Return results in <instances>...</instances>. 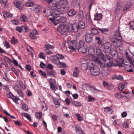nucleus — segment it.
<instances>
[{"mask_svg": "<svg viewBox=\"0 0 134 134\" xmlns=\"http://www.w3.org/2000/svg\"><path fill=\"white\" fill-rule=\"evenodd\" d=\"M91 31L92 33L94 35H96L98 34L99 33L97 29L93 28H92L91 29Z\"/></svg>", "mask_w": 134, "mask_h": 134, "instance_id": "obj_39", "label": "nucleus"}, {"mask_svg": "<svg viewBox=\"0 0 134 134\" xmlns=\"http://www.w3.org/2000/svg\"><path fill=\"white\" fill-rule=\"evenodd\" d=\"M104 111L106 113L110 112V113H111L112 112V110L109 107H106L104 108Z\"/></svg>", "mask_w": 134, "mask_h": 134, "instance_id": "obj_52", "label": "nucleus"}, {"mask_svg": "<svg viewBox=\"0 0 134 134\" xmlns=\"http://www.w3.org/2000/svg\"><path fill=\"white\" fill-rule=\"evenodd\" d=\"M47 75L49 76H52L56 74L54 70H51L50 71H48L47 72Z\"/></svg>", "mask_w": 134, "mask_h": 134, "instance_id": "obj_37", "label": "nucleus"}, {"mask_svg": "<svg viewBox=\"0 0 134 134\" xmlns=\"http://www.w3.org/2000/svg\"><path fill=\"white\" fill-rule=\"evenodd\" d=\"M100 72L99 68L97 66H94L92 67L90 69L91 74L94 76H96L98 75Z\"/></svg>", "mask_w": 134, "mask_h": 134, "instance_id": "obj_6", "label": "nucleus"}, {"mask_svg": "<svg viewBox=\"0 0 134 134\" xmlns=\"http://www.w3.org/2000/svg\"><path fill=\"white\" fill-rule=\"evenodd\" d=\"M127 85V83H126L120 84L118 87L119 90L121 91H122L125 88Z\"/></svg>", "mask_w": 134, "mask_h": 134, "instance_id": "obj_25", "label": "nucleus"}, {"mask_svg": "<svg viewBox=\"0 0 134 134\" xmlns=\"http://www.w3.org/2000/svg\"><path fill=\"white\" fill-rule=\"evenodd\" d=\"M65 26L68 32H70L72 31V24H71L68 23L65 25Z\"/></svg>", "mask_w": 134, "mask_h": 134, "instance_id": "obj_23", "label": "nucleus"}, {"mask_svg": "<svg viewBox=\"0 0 134 134\" xmlns=\"http://www.w3.org/2000/svg\"><path fill=\"white\" fill-rule=\"evenodd\" d=\"M12 24L14 25H18L19 24V20L18 19L12 20L11 21Z\"/></svg>", "mask_w": 134, "mask_h": 134, "instance_id": "obj_42", "label": "nucleus"}, {"mask_svg": "<svg viewBox=\"0 0 134 134\" xmlns=\"http://www.w3.org/2000/svg\"><path fill=\"white\" fill-rule=\"evenodd\" d=\"M111 54L113 56V58L114 59H121L118 57V54L115 50H114V51Z\"/></svg>", "mask_w": 134, "mask_h": 134, "instance_id": "obj_30", "label": "nucleus"}, {"mask_svg": "<svg viewBox=\"0 0 134 134\" xmlns=\"http://www.w3.org/2000/svg\"><path fill=\"white\" fill-rule=\"evenodd\" d=\"M57 31L62 35H65L68 32L64 25H59Z\"/></svg>", "mask_w": 134, "mask_h": 134, "instance_id": "obj_7", "label": "nucleus"}, {"mask_svg": "<svg viewBox=\"0 0 134 134\" xmlns=\"http://www.w3.org/2000/svg\"><path fill=\"white\" fill-rule=\"evenodd\" d=\"M50 58L52 59H63L64 58V57L61 54H57L55 55L51 56Z\"/></svg>", "mask_w": 134, "mask_h": 134, "instance_id": "obj_21", "label": "nucleus"}, {"mask_svg": "<svg viewBox=\"0 0 134 134\" xmlns=\"http://www.w3.org/2000/svg\"><path fill=\"white\" fill-rule=\"evenodd\" d=\"M57 59V60H55V59H52V60L51 61L54 63V64L59 63L60 64H62L63 66H66V65L65 63H61L59 62V59Z\"/></svg>", "mask_w": 134, "mask_h": 134, "instance_id": "obj_27", "label": "nucleus"}, {"mask_svg": "<svg viewBox=\"0 0 134 134\" xmlns=\"http://www.w3.org/2000/svg\"><path fill=\"white\" fill-rule=\"evenodd\" d=\"M14 4L15 7L18 8L20 10H21L22 9L23 6L21 1L18 0L14 1Z\"/></svg>", "mask_w": 134, "mask_h": 134, "instance_id": "obj_13", "label": "nucleus"}, {"mask_svg": "<svg viewBox=\"0 0 134 134\" xmlns=\"http://www.w3.org/2000/svg\"><path fill=\"white\" fill-rule=\"evenodd\" d=\"M75 14V12L72 10H70L69 11L68 13L69 16H72Z\"/></svg>", "mask_w": 134, "mask_h": 134, "instance_id": "obj_47", "label": "nucleus"}, {"mask_svg": "<svg viewBox=\"0 0 134 134\" xmlns=\"http://www.w3.org/2000/svg\"><path fill=\"white\" fill-rule=\"evenodd\" d=\"M53 5V7L62 12H66L69 8V4L66 0H55Z\"/></svg>", "mask_w": 134, "mask_h": 134, "instance_id": "obj_3", "label": "nucleus"}, {"mask_svg": "<svg viewBox=\"0 0 134 134\" xmlns=\"http://www.w3.org/2000/svg\"><path fill=\"white\" fill-rule=\"evenodd\" d=\"M21 115L26 118L27 119L30 121H32L31 117V115L27 113H21Z\"/></svg>", "mask_w": 134, "mask_h": 134, "instance_id": "obj_20", "label": "nucleus"}, {"mask_svg": "<svg viewBox=\"0 0 134 134\" xmlns=\"http://www.w3.org/2000/svg\"><path fill=\"white\" fill-rule=\"evenodd\" d=\"M130 63L134 67V59H127Z\"/></svg>", "mask_w": 134, "mask_h": 134, "instance_id": "obj_64", "label": "nucleus"}, {"mask_svg": "<svg viewBox=\"0 0 134 134\" xmlns=\"http://www.w3.org/2000/svg\"><path fill=\"white\" fill-rule=\"evenodd\" d=\"M4 113L6 115H8V116H10V117L12 118H14L15 119L16 118L14 116L12 115H11L10 114H9L8 112H7L5 110H3Z\"/></svg>", "mask_w": 134, "mask_h": 134, "instance_id": "obj_57", "label": "nucleus"}, {"mask_svg": "<svg viewBox=\"0 0 134 134\" xmlns=\"http://www.w3.org/2000/svg\"><path fill=\"white\" fill-rule=\"evenodd\" d=\"M13 121L14 122L15 124L16 125H18L19 126H21L22 125V124L21 122H20L18 121H15L13 120Z\"/></svg>", "mask_w": 134, "mask_h": 134, "instance_id": "obj_59", "label": "nucleus"}, {"mask_svg": "<svg viewBox=\"0 0 134 134\" xmlns=\"http://www.w3.org/2000/svg\"><path fill=\"white\" fill-rule=\"evenodd\" d=\"M123 77L122 76L120 75H115L114 76L112 77V79L114 80V79H116L118 80H123Z\"/></svg>", "mask_w": 134, "mask_h": 134, "instance_id": "obj_24", "label": "nucleus"}, {"mask_svg": "<svg viewBox=\"0 0 134 134\" xmlns=\"http://www.w3.org/2000/svg\"><path fill=\"white\" fill-rule=\"evenodd\" d=\"M4 46L7 48H9L10 47V46L9 43L7 41H5V42L4 43Z\"/></svg>", "mask_w": 134, "mask_h": 134, "instance_id": "obj_63", "label": "nucleus"}, {"mask_svg": "<svg viewBox=\"0 0 134 134\" xmlns=\"http://www.w3.org/2000/svg\"><path fill=\"white\" fill-rule=\"evenodd\" d=\"M79 71L78 70V68L76 67H75L73 73V76L75 77H76L78 76Z\"/></svg>", "mask_w": 134, "mask_h": 134, "instance_id": "obj_31", "label": "nucleus"}, {"mask_svg": "<svg viewBox=\"0 0 134 134\" xmlns=\"http://www.w3.org/2000/svg\"><path fill=\"white\" fill-rule=\"evenodd\" d=\"M79 28V25L77 24H74L72 25V31L74 32H76Z\"/></svg>", "mask_w": 134, "mask_h": 134, "instance_id": "obj_22", "label": "nucleus"}, {"mask_svg": "<svg viewBox=\"0 0 134 134\" xmlns=\"http://www.w3.org/2000/svg\"><path fill=\"white\" fill-rule=\"evenodd\" d=\"M44 52L46 53V54L47 55H50L52 54L53 52L52 51L44 49Z\"/></svg>", "mask_w": 134, "mask_h": 134, "instance_id": "obj_58", "label": "nucleus"}, {"mask_svg": "<svg viewBox=\"0 0 134 134\" xmlns=\"http://www.w3.org/2000/svg\"><path fill=\"white\" fill-rule=\"evenodd\" d=\"M80 0H73L71 2V5L74 7H77L80 4Z\"/></svg>", "mask_w": 134, "mask_h": 134, "instance_id": "obj_16", "label": "nucleus"}, {"mask_svg": "<svg viewBox=\"0 0 134 134\" xmlns=\"http://www.w3.org/2000/svg\"><path fill=\"white\" fill-rule=\"evenodd\" d=\"M38 35L37 31L35 30H33L30 31L29 36L32 39L35 40L37 38V35Z\"/></svg>", "mask_w": 134, "mask_h": 134, "instance_id": "obj_9", "label": "nucleus"}, {"mask_svg": "<svg viewBox=\"0 0 134 134\" xmlns=\"http://www.w3.org/2000/svg\"><path fill=\"white\" fill-rule=\"evenodd\" d=\"M12 43L13 44H15L17 43V40L15 39L14 38V36H13L11 41Z\"/></svg>", "mask_w": 134, "mask_h": 134, "instance_id": "obj_54", "label": "nucleus"}, {"mask_svg": "<svg viewBox=\"0 0 134 134\" xmlns=\"http://www.w3.org/2000/svg\"><path fill=\"white\" fill-rule=\"evenodd\" d=\"M17 93H18L20 96L23 97V94L21 90L20 89H18L16 90Z\"/></svg>", "mask_w": 134, "mask_h": 134, "instance_id": "obj_53", "label": "nucleus"}, {"mask_svg": "<svg viewBox=\"0 0 134 134\" xmlns=\"http://www.w3.org/2000/svg\"><path fill=\"white\" fill-rule=\"evenodd\" d=\"M72 103L73 105L76 106L80 107L81 105V103L80 102L73 101Z\"/></svg>", "mask_w": 134, "mask_h": 134, "instance_id": "obj_38", "label": "nucleus"}, {"mask_svg": "<svg viewBox=\"0 0 134 134\" xmlns=\"http://www.w3.org/2000/svg\"><path fill=\"white\" fill-rule=\"evenodd\" d=\"M125 69L126 70L129 72H132L133 70L132 69V66L131 65L125 66Z\"/></svg>", "mask_w": 134, "mask_h": 134, "instance_id": "obj_34", "label": "nucleus"}, {"mask_svg": "<svg viewBox=\"0 0 134 134\" xmlns=\"http://www.w3.org/2000/svg\"><path fill=\"white\" fill-rule=\"evenodd\" d=\"M39 73L43 76L45 77L46 78H47V77L46 76V73H45L44 72L42 71L41 70H40L39 71Z\"/></svg>", "mask_w": 134, "mask_h": 134, "instance_id": "obj_60", "label": "nucleus"}, {"mask_svg": "<svg viewBox=\"0 0 134 134\" xmlns=\"http://www.w3.org/2000/svg\"><path fill=\"white\" fill-rule=\"evenodd\" d=\"M79 51L83 53H85L87 51V48L86 46L80 48L78 50Z\"/></svg>", "mask_w": 134, "mask_h": 134, "instance_id": "obj_28", "label": "nucleus"}, {"mask_svg": "<svg viewBox=\"0 0 134 134\" xmlns=\"http://www.w3.org/2000/svg\"><path fill=\"white\" fill-rule=\"evenodd\" d=\"M120 40L117 39L111 40V41L113 44L116 47H119L122 45V43Z\"/></svg>", "mask_w": 134, "mask_h": 134, "instance_id": "obj_11", "label": "nucleus"}, {"mask_svg": "<svg viewBox=\"0 0 134 134\" xmlns=\"http://www.w3.org/2000/svg\"><path fill=\"white\" fill-rule=\"evenodd\" d=\"M23 109L25 111H27L29 109L27 105L25 103H24L22 106Z\"/></svg>", "mask_w": 134, "mask_h": 134, "instance_id": "obj_49", "label": "nucleus"}, {"mask_svg": "<svg viewBox=\"0 0 134 134\" xmlns=\"http://www.w3.org/2000/svg\"><path fill=\"white\" fill-rule=\"evenodd\" d=\"M16 30L20 33H21L22 31V26L21 27L17 26L15 28Z\"/></svg>", "mask_w": 134, "mask_h": 134, "instance_id": "obj_56", "label": "nucleus"}, {"mask_svg": "<svg viewBox=\"0 0 134 134\" xmlns=\"http://www.w3.org/2000/svg\"><path fill=\"white\" fill-rule=\"evenodd\" d=\"M20 19L21 21L23 22H26L28 20V19L26 16L24 14L21 15Z\"/></svg>", "mask_w": 134, "mask_h": 134, "instance_id": "obj_32", "label": "nucleus"}, {"mask_svg": "<svg viewBox=\"0 0 134 134\" xmlns=\"http://www.w3.org/2000/svg\"><path fill=\"white\" fill-rule=\"evenodd\" d=\"M22 31L24 32H27L29 30L28 26L26 25H22Z\"/></svg>", "mask_w": 134, "mask_h": 134, "instance_id": "obj_41", "label": "nucleus"}, {"mask_svg": "<svg viewBox=\"0 0 134 134\" xmlns=\"http://www.w3.org/2000/svg\"><path fill=\"white\" fill-rule=\"evenodd\" d=\"M0 4L3 8H6L8 4V0H0Z\"/></svg>", "mask_w": 134, "mask_h": 134, "instance_id": "obj_17", "label": "nucleus"}, {"mask_svg": "<svg viewBox=\"0 0 134 134\" xmlns=\"http://www.w3.org/2000/svg\"><path fill=\"white\" fill-rule=\"evenodd\" d=\"M129 25H130V28L131 30H134V21H130Z\"/></svg>", "mask_w": 134, "mask_h": 134, "instance_id": "obj_48", "label": "nucleus"}, {"mask_svg": "<svg viewBox=\"0 0 134 134\" xmlns=\"http://www.w3.org/2000/svg\"><path fill=\"white\" fill-rule=\"evenodd\" d=\"M68 48L71 50L74 51L75 50L74 45H73V41H72L69 45Z\"/></svg>", "mask_w": 134, "mask_h": 134, "instance_id": "obj_46", "label": "nucleus"}, {"mask_svg": "<svg viewBox=\"0 0 134 134\" xmlns=\"http://www.w3.org/2000/svg\"><path fill=\"white\" fill-rule=\"evenodd\" d=\"M3 17L5 19L12 18L13 16V15L8 12L3 11L2 12Z\"/></svg>", "mask_w": 134, "mask_h": 134, "instance_id": "obj_15", "label": "nucleus"}, {"mask_svg": "<svg viewBox=\"0 0 134 134\" xmlns=\"http://www.w3.org/2000/svg\"><path fill=\"white\" fill-rule=\"evenodd\" d=\"M103 47V51L105 53H110L111 49V44L108 42H106L102 44Z\"/></svg>", "mask_w": 134, "mask_h": 134, "instance_id": "obj_5", "label": "nucleus"}, {"mask_svg": "<svg viewBox=\"0 0 134 134\" xmlns=\"http://www.w3.org/2000/svg\"><path fill=\"white\" fill-rule=\"evenodd\" d=\"M97 29L98 30L100 31L102 33L104 34H106L107 32H108V30L107 28H104V29H100L98 28Z\"/></svg>", "mask_w": 134, "mask_h": 134, "instance_id": "obj_43", "label": "nucleus"}, {"mask_svg": "<svg viewBox=\"0 0 134 134\" xmlns=\"http://www.w3.org/2000/svg\"><path fill=\"white\" fill-rule=\"evenodd\" d=\"M122 126L125 129L127 128L128 127L127 122H123L122 125Z\"/></svg>", "mask_w": 134, "mask_h": 134, "instance_id": "obj_61", "label": "nucleus"}, {"mask_svg": "<svg viewBox=\"0 0 134 134\" xmlns=\"http://www.w3.org/2000/svg\"><path fill=\"white\" fill-rule=\"evenodd\" d=\"M38 56L39 58L41 59H45L46 57L45 54L42 52L40 53Z\"/></svg>", "mask_w": 134, "mask_h": 134, "instance_id": "obj_55", "label": "nucleus"}, {"mask_svg": "<svg viewBox=\"0 0 134 134\" xmlns=\"http://www.w3.org/2000/svg\"><path fill=\"white\" fill-rule=\"evenodd\" d=\"M44 47L45 49H44L48 50L49 49H53L54 48L53 46L49 44H46L44 45Z\"/></svg>", "mask_w": 134, "mask_h": 134, "instance_id": "obj_33", "label": "nucleus"}, {"mask_svg": "<svg viewBox=\"0 0 134 134\" xmlns=\"http://www.w3.org/2000/svg\"><path fill=\"white\" fill-rule=\"evenodd\" d=\"M93 38V35L90 33H86L85 36V40L88 43H91L92 42Z\"/></svg>", "mask_w": 134, "mask_h": 134, "instance_id": "obj_8", "label": "nucleus"}, {"mask_svg": "<svg viewBox=\"0 0 134 134\" xmlns=\"http://www.w3.org/2000/svg\"><path fill=\"white\" fill-rule=\"evenodd\" d=\"M32 6H33L29 9L34 11L36 13H39L41 10L42 8L40 6L33 5Z\"/></svg>", "mask_w": 134, "mask_h": 134, "instance_id": "obj_12", "label": "nucleus"}, {"mask_svg": "<svg viewBox=\"0 0 134 134\" xmlns=\"http://www.w3.org/2000/svg\"><path fill=\"white\" fill-rule=\"evenodd\" d=\"M78 15L81 19H83L84 18L83 11L82 10H80L78 12Z\"/></svg>", "mask_w": 134, "mask_h": 134, "instance_id": "obj_44", "label": "nucleus"}, {"mask_svg": "<svg viewBox=\"0 0 134 134\" xmlns=\"http://www.w3.org/2000/svg\"><path fill=\"white\" fill-rule=\"evenodd\" d=\"M93 59L90 60V62L88 63V66L90 69L91 68L96 66L94 65V64L92 62V61H97L102 68L105 66L107 67H110L111 66H118L120 67H122L123 64V61L122 59Z\"/></svg>", "mask_w": 134, "mask_h": 134, "instance_id": "obj_1", "label": "nucleus"}, {"mask_svg": "<svg viewBox=\"0 0 134 134\" xmlns=\"http://www.w3.org/2000/svg\"><path fill=\"white\" fill-rule=\"evenodd\" d=\"M86 22L87 23H90L92 21L90 16L89 14H86L85 16Z\"/></svg>", "mask_w": 134, "mask_h": 134, "instance_id": "obj_45", "label": "nucleus"}, {"mask_svg": "<svg viewBox=\"0 0 134 134\" xmlns=\"http://www.w3.org/2000/svg\"><path fill=\"white\" fill-rule=\"evenodd\" d=\"M50 87L51 90L55 91V87L54 83L52 82H50Z\"/></svg>", "mask_w": 134, "mask_h": 134, "instance_id": "obj_51", "label": "nucleus"}, {"mask_svg": "<svg viewBox=\"0 0 134 134\" xmlns=\"http://www.w3.org/2000/svg\"><path fill=\"white\" fill-rule=\"evenodd\" d=\"M96 51L95 53L94 47L92 46L90 47L88 54L89 57L93 59H104V55L102 53L101 49L99 48H97Z\"/></svg>", "mask_w": 134, "mask_h": 134, "instance_id": "obj_4", "label": "nucleus"}, {"mask_svg": "<svg viewBox=\"0 0 134 134\" xmlns=\"http://www.w3.org/2000/svg\"><path fill=\"white\" fill-rule=\"evenodd\" d=\"M25 3V5L30 7L33 5L34 3L32 2L31 0H23Z\"/></svg>", "mask_w": 134, "mask_h": 134, "instance_id": "obj_19", "label": "nucleus"}, {"mask_svg": "<svg viewBox=\"0 0 134 134\" xmlns=\"http://www.w3.org/2000/svg\"><path fill=\"white\" fill-rule=\"evenodd\" d=\"M7 97L12 99L13 101L15 103L17 101L19 100L17 96L15 97L14 95L11 93L9 92L7 94Z\"/></svg>", "mask_w": 134, "mask_h": 134, "instance_id": "obj_10", "label": "nucleus"}, {"mask_svg": "<svg viewBox=\"0 0 134 134\" xmlns=\"http://www.w3.org/2000/svg\"><path fill=\"white\" fill-rule=\"evenodd\" d=\"M75 129L76 133L77 134H83L81 128L78 124L75 125Z\"/></svg>", "mask_w": 134, "mask_h": 134, "instance_id": "obj_14", "label": "nucleus"}, {"mask_svg": "<svg viewBox=\"0 0 134 134\" xmlns=\"http://www.w3.org/2000/svg\"><path fill=\"white\" fill-rule=\"evenodd\" d=\"M51 10L50 9H48L46 11L47 13V15L45 16L48 17L50 15H51L53 17V18H50L49 19L51 21L52 23L55 25H56L60 23H64L66 20V19L65 18L61 16H55L58 15L61 13L59 10H56L52 12V14L51 13Z\"/></svg>", "mask_w": 134, "mask_h": 134, "instance_id": "obj_2", "label": "nucleus"}, {"mask_svg": "<svg viewBox=\"0 0 134 134\" xmlns=\"http://www.w3.org/2000/svg\"><path fill=\"white\" fill-rule=\"evenodd\" d=\"M102 15L101 14H98V13L94 15V20L99 21L102 18Z\"/></svg>", "mask_w": 134, "mask_h": 134, "instance_id": "obj_18", "label": "nucleus"}, {"mask_svg": "<svg viewBox=\"0 0 134 134\" xmlns=\"http://www.w3.org/2000/svg\"><path fill=\"white\" fill-rule=\"evenodd\" d=\"M79 47L80 48L84 47V44L85 42L84 40H81L79 42Z\"/></svg>", "mask_w": 134, "mask_h": 134, "instance_id": "obj_50", "label": "nucleus"}, {"mask_svg": "<svg viewBox=\"0 0 134 134\" xmlns=\"http://www.w3.org/2000/svg\"><path fill=\"white\" fill-rule=\"evenodd\" d=\"M78 25H79V27H80L82 29L85 28V23L82 21H79V24Z\"/></svg>", "mask_w": 134, "mask_h": 134, "instance_id": "obj_40", "label": "nucleus"}, {"mask_svg": "<svg viewBox=\"0 0 134 134\" xmlns=\"http://www.w3.org/2000/svg\"><path fill=\"white\" fill-rule=\"evenodd\" d=\"M114 35L118 39L121 40L122 39L120 34L119 31L116 30L114 32Z\"/></svg>", "mask_w": 134, "mask_h": 134, "instance_id": "obj_26", "label": "nucleus"}, {"mask_svg": "<svg viewBox=\"0 0 134 134\" xmlns=\"http://www.w3.org/2000/svg\"><path fill=\"white\" fill-rule=\"evenodd\" d=\"M115 96L116 98H121L122 97V95H121L120 94H119L118 93L115 94Z\"/></svg>", "mask_w": 134, "mask_h": 134, "instance_id": "obj_62", "label": "nucleus"}, {"mask_svg": "<svg viewBox=\"0 0 134 134\" xmlns=\"http://www.w3.org/2000/svg\"><path fill=\"white\" fill-rule=\"evenodd\" d=\"M35 117L38 119H40L42 116V112H36L35 113Z\"/></svg>", "mask_w": 134, "mask_h": 134, "instance_id": "obj_35", "label": "nucleus"}, {"mask_svg": "<svg viewBox=\"0 0 134 134\" xmlns=\"http://www.w3.org/2000/svg\"><path fill=\"white\" fill-rule=\"evenodd\" d=\"M95 41L98 44L102 45V41L100 39V38L99 37L96 36L95 37Z\"/></svg>", "mask_w": 134, "mask_h": 134, "instance_id": "obj_29", "label": "nucleus"}, {"mask_svg": "<svg viewBox=\"0 0 134 134\" xmlns=\"http://www.w3.org/2000/svg\"><path fill=\"white\" fill-rule=\"evenodd\" d=\"M73 45H74L75 49H76L79 50V49L80 48V47H79V43H77L76 41H73Z\"/></svg>", "mask_w": 134, "mask_h": 134, "instance_id": "obj_36", "label": "nucleus"}]
</instances>
